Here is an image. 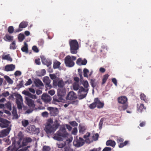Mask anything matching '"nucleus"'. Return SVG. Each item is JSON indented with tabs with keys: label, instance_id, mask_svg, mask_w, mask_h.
I'll list each match as a JSON object with an SVG mask.
<instances>
[{
	"label": "nucleus",
	"instance_id": "obj_1",
	"mask_svg": "<svg viewBox=\"0 0 151 151\" xmlns=\"http://www.w3.org/2000/svg\"><path fill=\"white\" fill-rule=\"evenodd\" d=\"M59 126V124L56 123L53 124V121L51 119H48L45 126V130L48 134L54 133Z\"/></svg>",
	"mask_w": 151,
	"mask_h": 151
},
{
	"label": "nucleus",
	"instance_id": "obj_2",
	"mask_svg": "<svg viewBox=\"0 0 151 151\" xmlns=\"http://www.w3.org/2000/svg\"><path fill=\"white\" fill-rule=\"evenodd\" d=\"M68 135V134L66 132L65 127H61L59 130L54 134L53 138L56 140L61 141L62 140V138H65Z\"/></svg>",
	"mask_w": 151,
	"mask_h": 151
},
{
	"label": "nucleus",
	"instance_id": "obj_3",
	"mask_svg": "<svg viewBox=\"0 0 151 151\" xmlns=\"http://www.w3.org/2000/svg\"><path fill=\"white\" fill-rule=\"evenodd\" d=\"M70 52L72 54H76L79 49L78 42L76 40L70 39L69 42Z\"/></svg>",
	"mask_w": 151,
	"mask_h": 151
},
{
	"label": "nucleus",
	"instance_id": "obj_4",
	"mask_svg": "<svg viewBox=\"0 0 151 151\" xmlns=\"http://www.w3.org/2000/svg\"><path fill=\"white\" fill-rule=\"evenodd\" d=\"M76 58L75 56L70 55L66 56L65 58V63L66 66L71 67L74 66L75 63L73 61L76 60Z\"/></svg>",
	"mask_w": 151,
	"mask_h": 151
},
{
	"label": "nucleus",
	"instance_id": "obj_5",
	"mask_svg": "<svg viewBox=\"0 0 151 151\" xmlns=\"http://www.w3.org/2000/svg\"><path fill=\"white\" fill-rule=\"evenodd\" d=\"M15 96L16 97V103L18 109H22V104L23 102L22 96L20 94L18 93L16 94Z\"/></svg>",
	"mask_w": 151,
	"mask_h": 151
},
{
	"label": "nucleus",
	"instance_id": "obj_6",
	"mask_svg": "<svg viewBox=\"0 0 151 151\" xmlns=\"http://www.w3.org/2000/svg\"><path fill=\"white\" fill-rule=\"evenodd\" d=\"M84 143V139L81 137H79V139L76 138L74 140L73 142V144L74 145L77 147L83 146Z\"/></svg>",
	"mask_w": 151,
	"mask_h": 151
},
{
	"label": "nucleus",
	"instance_id": "obj_7",
	"mask_svg": "<svg viewBox=\"0 0 151 151\" xmlns=\"http://www.w3.org/2000/svg\"><path fill=\"white\" fill-rule=\"evenodd\" d=\"M25 99L26 104L31 109H34L35 106L34 101L27 97H25Z\"/></svg>",
	"mask_w": 151,
	"mask_h": 151
},
{
	"label": "nucleus",
	"instance_id": "obj_8",
	"mask_svg": "<svg viewBox=\"0 0 151 151\" xmlns=\"http://www.w3.org/2000/svg\"><path fill=\"white\" fill-rule=\"evenodd\" d=\"M43 81L45 85V87L47 89H50L52 88V86L50 84L51 81L49 77L47 76L44 77L43 78Z\"/></svg>",
	"mask_w": 151,
	"mask_h": 151
},
{
	"label": "nucleus",
	"instance_id": "obj_9",
	"mask_svg": "<svg viewBox=\"0 0 151 151\" xmlns=\"http://www.w3.org/2000/svg\"><path fill=\"white\" fill-rule=\"evenodd\" d=\"M47 109L50 111L51 116H56L58 113V110L57 108L49 107L47 108Z\"/></svg>",
	"mask_w": 151,
	"mask_h": 151
},
{
	"label": "nucleus",
	"instance_id": "obj_10",
	"mask_svg": "<svg viewBox=\"0 0 151 151\" xmlns=\"http://www.w3.org/2000/svg\"><path fill=\"white\" fill-rule=\"evenodd\" d=\"M77 98L76 94L73 91L69 92L66 97L67 100H75Z\"/></svg>",
	"mask_w": 151,
	"mask_h": 151
},
{
	"label": "nucleus",
	"instance_id": "obj_11",
	"mask_svg": "<svg viewBox=\"0 0 151 151\" xmlns=\"http://www.w3.org/2000/svg\"><path fill=\"white\" fill-rule=\"evenodd\" d=\"M124 141V139L123 138L120 137L118 138L117 139L116 141L117 143L119 144V148H122L124 146H126L128 143L129 141H125L123 143H122Z\"/></svg>",
	"mask_w": 151,
	"mask_h": 151
},
{
	"label": "nucleus",
	"instance_id": "obj_12",
	"mask_svg": "<svg viewBox=\"0 0 151 151\" xmlns=\"http://www.w3.org/2000/svg\"><path fill=\"white\" fill-rule=\"evenodd\" d=\"M28 25V23L27 22L25 21H23L19 25V28L15 30V32H19L22 31V29L26 27Z\"/></svg>",
	"mask_w": 151,
	"mask_h": 151
},
{
	"label": "nucleus",
	"instance_id": "obj_13",
	"mask_svg": "<svg viewBox=\"0 0 151 151\" xmlns=\"http://www.w3.org/2000/svg\"><path fill=\"white\" fill-rule=\"evenodd\" d=\"M11 129L10 127H8L1 131L0 132V137L7 135L9 133Z\"/></svg>",
	"mask_w": 151,
	"mask_h": 151
},
{
	"label": "nucleus",
	"instance_id": "obj_14",
	"mask_svg": "<svg viewBox=\"0 0 151 151\" xmlns=\"http://www.w3.org/2000/svg\"><path fill=\"white\" fill-rule=\"evenodd\" d=\"M42 63L45 65H46L48 67L52 64V62L49 59H46L43 56L41 57Z\"/></svg>",
	"mask_w": 151,
	"mask_h": 151
},
{
	"label": "nucleus",
	"instance_id": "obj_15",
	"mask_svg": "<svg viewBox=\"0 0 151 151\" xmlns=\"http://www.w3.org/2000/svg\"><path fill=\"white\" fill-rule=\"evenodd\" d=\"M10 122L9 121L4 119H1V123L0 124V126L2 128L8 127Z\"/></svg>",
	"mask_w": 151,
	"mask_h": 151
},
{
	"label": "nucleus",
	"instance_id": "obj_16",
	"mask_svg": "<svg viewBox=\"0 0 151 151\" xmlns=\"http://www.w3.org/2000/svg\"><path fill=\"white\" fill-rule=\"evenodd\" d=\"M15 68L14 65L11 64L6 65L4 67V70L6 71H13Z\"/></svg>",
	"mask_w": 151,
	"mask_h": 151
},
{
	"label": "nucleus",
	"instance_id": "obj_17",
	"mask_svg": "<svg viewBox=\"0 0 151 151\" xmlns=\"http://www.w3.org/2000/svg\"><path fill=\"white\" fill-rule=\"evenodd\" d=\"M22 93L25 96L34 99H37V97L35 95L32 94L29 91L26 90H24L22 92Z\"/></svg>",
	"mask_w": 151,
	"mask_h": 151
},
{
	"label": "nucleus",
	"instance_id": "obj_18",
	"mask_svg": "<svg viewBox=\"0 0 151 151\" xmlns=\"http://www.w3.org/2000/svg\"><path fill=\"white\" fill-rule=\"evenodd\" d=\"M32 139L29 137H26L23 140L22 145L23 146H25L27 145L29 143L31 142Z\"/></svg>",
	"mask_w": 151,
	"mask_h": 151
},
{
	"label": "nucleus",
	"instance_id": "obj_19",
	"mask_svg": "<svg viewBox=\"0 0 151 151\" xmlns=\"http://www.w3.org/2000/svg\"><path fill=\"white\" fill-rule=\"evenodd\" d=\"M42 99L45 103L50 102L51 99L50 96L47 94H43L42 96Z\"/></svg>",
	"mask_w": 151,
	"mask_h": 151
},
{
	"label": "nucleus",
	"instance_id": "obj_20",
	"mask_svg": "<svg viewBox=\"0 0 151 151\" xmlns=\"http://www.w3.org/2000/svg\"><path fill=\"white\" fill-rule=\"evenodd\" d=\"M76 63L79 65H85L87 63V60L85 58L82 60L81 58H79L77 60Z\"/></svg>",
	"mask_w": 151,
	"mask_h": 151
},
{
	"label": "nucleus",
	"instance_id": "obj_21",
	"mask_svg": "<svg viewBox=\"0 0 151 151\" xmlns=\"http://www.w3.org/2000/svg\"><path fill=\"white\" fill-rule=\"evenodd\" d=\"M95 100L96 107L99 109L103 108L104 106V104L103 102H101L98 98H95Z\"/></svg>",
	"mask_w": 151,
	"mask_h": 151
},
{
	"label": "nucleus",
	"instance_id": "obj_22",
	"mask_svg": "<svg viewBox=\"0 0 151 151\" xmlns=\"http://www.w3.org/2000/svg\"><path fill=\"white\" fill-rule=\"evenodd\" d=\"M66 93V90L65 88H59L58 89V95L60 96H64Z\"/></svg>",
	"mask_w": 151,
	"mask_h": 151
},
{
	"label": "nucleus",
	"instance_id": "obj_23",
	"mask_svg": "<svg viewBox=\"0 0 151 151\" xmlns=\"http://www.w3.org/2000/svg\"><path fill=\"white\" fill-rule=\"evenodd\" d=\"M128 107V104H120L118 106V109L120 111L125 110Z\"/></svg>",
	"mask_w": 151,
	"mask_h": 151
},
{
	"label": "nucleus",
	"instance_id": "obj_24",
	"mask_svg": "<svg viewBox=\"0 0 151 151\" xmlns=\"http://www.w3.org/2000/svg\"><path fill=\"white\" fill-rule=\"evenodd\" d=\"M127 99L125 96H122L118 98V101L119 104H127Z\"/></svg>",
	"mask_w": 151,
	"mask_h": 151
},
{
	"label": "nucleus",
	"instance_id": "obj_25",
	"mask_svg": "<svg viewBox=\"0 0 151 151\" xmlns=\"http://www.w3.org/2000/svg\"><path fill=\"white\" fill-rule=\"evenodd\" d=\"M137 109L138 111L142 112V111L146 109V107L144 106V104H137Z\"/></svg>",
	"mask_w": 151,
	"mask_h": 151
},
{
	"label": "nucleus",
	"instance_id": "obj_26",
	"mask_svg": "<svg viewBox=\"0 0 151 151\" xmlns=\"http://www.w3.org/2000/svg\"><path fill=\"white\" fill-rule=\"evenodd\" d=\"M90 83L92 87L93 88V92H94V88L97 86L98 82L96 81V79H91L90 80Z\"/></svg>",
	"mask_w": 151,
	"mask_h": 151
},
{
	"label": "nucleus",
	"instance_id": "obj_27",
	"mask_svg": "<svg viewBox=\"0 0 151 151\" xmlns=\"http://www.w3.org/2000/svg\"><path fill=\"white\" fill-rule=\"evenodd\" d=\"M4 39L5 41H12L13 40V36L10 35L8 34H7L5 35Z\"/></svg>",
	"mask_w": 151,
	"mask_h": 151
},
{
	"label": "nucleus",
	"instance_id": "obj_28",
	"mask_svg": "<svg viewBox=\"0 0 151 151\" xmlns=\"http://www.w3.org/2000/svg\"><path fill=\"white\" fill-rule=\"evenodd\" d=\"M116 144L114 140H109L107 141L106 145L107 146H110L114 147Z\"/></svg>",
	"mask_w": 151,
	"mask_h": 151
},
{
	"label": "nucleus",
	"instance_id": "obj_29",
	"mask_svg": "<svg viewBox=\"0 0 151 151\" xmlns=\"http://www.w3.org/2000/svg\"><path fill=\"white\" fill-rule=\"evenodd\" d=\"M2 60H6L10 62H12V59L10 56V55L9 54L6 55H2Z\"/></svg>",
	"mask_w": 151,
	"mask_h": 151
},
{
	"label": "nucleus",
	"instance_id": "obj_30",
	"mask_svg": "<svg viewBox=\"0 0 151 151\" xmlns=\"http://www.w3.org/2000/svg\"><path fill=\"white\" fill-rule=\"evenodd\" d=\"M34 82L35 86H43L42 83L39 79H35Z\"/></svg>",
	"mask_w": 151,
	"mask_h": 151
},
{
	"label": "nucleus",
	"instance_id": "obj_31",
	"mask_svg": "<svg viewBox=\"0 0 151 151\" xmlns=\"http://www.w3.org/2000/svg\"><path fill=\"white\" fill-rule=\"evenodd\" d=\"M86 128L85 126L79 125V133L82 134H83Z\"/></svg>",
	"mask_w": 151,
	"mask_h": 151
},
{
	"label": "nucleus",
	"instance_id": "obj_32",
	"mask_svg": "<svg viewBox=\"0 0 151 151\" xmlns=\"http://www.w3.org/2000/svg\"><path fill=\"white\" fill-rule=\"evenodd\" d=\"M109 76V75L108 74H106L103 76L101 83V85H104L106 83Z\"/></svg>",
	"mask_w": 151,
	"mask_h": 151
},
{
	"label": "nucleus",
	"instance_id": "obj_33",
	"mask_svg": "<svg viewBox=\"0 0 151 151\" xmlns=\"http://www.w3.org/2000/svg\"><path fill=\"white\" fill-rule=\"evenodd\" d=\"M18 136L19 139V142H18V144H19L21 141L23 139L24 137V135L21 131H20L18 134Z\"/></svg>",
	"mask_w": 151,
	"mask_h": 151
},
{
	"label": "nucleus",
	"instance_id": "obj_34",
	"mask_svg": "<svg viewBox=\"0 0 151 151\" xmlns=\"http://www.w3.org/2000/svg\"><path fill=\"white\" fill-rule=\"evenodd\" d=\"M21 50L23 52H25L26 53H28V46L26 42L24 43V46L22 48Z\"/></svg>",
	"mask_w": 151,
	"mask_h": 151
},
{
	"label": "nucleus",
	"instance_id": "obj_35",
	"mask_svg": "<svg viewBox=\"0 0 151 151\" xmlns=\"http://www.w3.org/2000/svg\"><path fill=\"white\" fill-rule=\"evenodd\" d=\"M88 91V89H85L83 87L81 86L80 88L79 89L78 92L80 93H81L83 92H84L85 93H87Z\"/></svg>",
	"mask_w": 151,
	"mask_h": 151
},
{
	"label": "nucleus",
	"instance_id": "obj_36",
	"mask_svg": "<svg viewBox=\"0 0 151 151\" xmlns=\"http://www.w3.org/2000/svg\"><path fill=\"white\" fill-rule=\"evenodd\" d=\"M57 85L58 87L60 88H63L64 85V84L63 81L62 80H59L58 82Z\"/></svg>",
	"mask_w": 151,
	"mask_h": 151
},
{
	"label": "nucleus",
	"instance_id": "obj_37",
	"mask_svg": "<svg viewBox=\"0 0 151 151\" xmlns=\"http://www.w3.org/2000/svg\"><path fill=\"white\" fill-rule=\"evenodd\" d=\"M60 64V63L58 61H57L55 62H54L53 63V68L54 69H56L58 68Z\"/></svg>",
	"mask_w": 151,
	"mask_h": 151
},
{
	"label": "nucleus",
	"instance_id": "obj_38",
	"mask_svg": "<svg viewBox=\"0 0 151 151\" xmlns=\"http://www.w3.org/2000/svg\"><path fill=\"white\" fill-rule=\"evenodd\" d=\"M140 99L143 100L145 102H148V100L146 98V96L144 93H142L140 95Z\"/></svg>",
	"mask_w": 151,
	"mask_h": 151
},
{
	"label": "nucleus",
	"instance_id": "obj_39",
	"mask_svg": "<svg viewBox=\"0 0 151 151\" xmlns=\"http://www.w3.org/2000/svg\"><path fill=\"white\" fill-rule=\"evenodd\" d=\"M22 125L24 127H26L29 124L28 121L27 120H24L22 121Z\"/></svg>",
	"mask_w": 151,
	"mask_h": 151
},
{
	"label": "nucleus",
	"instance_id": "obj_40",
	"mask_svg": "<svg viewBox=\"0 0 151 151\" xmlns=\"http://www.w3.org/2000/svg\"><path fill=\"white\" fill-rule=\"evenodd\" d=\"M82 85L85 89H88V83L87 81H83L82 82Z\"/></svg>",
	"mask_w": 151,
	"mask_h": 151
},
{
	"label": "nucleus",
	"instance_id": "obj_41",
	"mask_svg": "<svg viewBox=\"0 0 151 151\" xmlns=\"http://www.w3.org/2000/svg\"><path fill=\"white\" fill-rule=\"evenodd\" d=\"M96 103L95 102V99L94 100V102L91 104L89 105L88 107L91 109H93L95 108L96 106Z\"/></svg>",
	"mask_w": 151,
	"mask_h": 151
},
{
	"label": "nucleus",
	"instance_id": "obj_42",
	"mask_svg": "<svg viewBox=\"0 0 151 151\" xmlns=\"http://www.w3.org/2000/svg\"><path fill=\"white\" fill-rule=\"evenodd\" d=\"M4 77L7 82L9 83L12 84L13 83V80L9 76H6Z\"/></svg>",
	"mask_w": 151,
	"mask_h": 151
},
{
	"label": "nucleus",
	"instance_id": "obj_43",
	"mask_svg": "<svg viewBox=\"0 0 151 151\" xmlns=\"http://www.w3.org/2000/svg\"><path fill=\"white\" fill-rule=\"evenodd\" d=\"M46 71L45 69L42 70L40 72L38 73V76H42L45 75Z\"/></svg>",
	"mask_w": 151,
	"mask_h": 151
},
{
	"label": "nucleus",
	"instance_id": "obj_44",
	"mask_svg": "<svg viewBox=\"0 0 151 151\" xmlns=\"http://www.w3.org/2000/svg\"><path fill=\"white\" fill-rule=\"evenodd\" d=\"M24 38V36L23 34H20L18 36V39L20 42H22Z\"/></svg>",
	"mask_w": 151,
	"mask_h": 151
},
{
	"label": "nucleus",
	"instance_id": "obj_45",
	"mask_svg": "<svg viewBox=\"0 0 151 151\" xmlns=\"http://www.w3.org/2000/svg\"><path fill=\"white\" fill-rule=\"evenodd\" d=\"M51 148L50 147L44 145L43 147L42 150L43 151H50Z\"/></svg>",
	"mask_w": 151,
	"mask_h": 151
},
{
	"label": "nucleus",
	"instance_id": "obj_46",
	"mask_svg": "<svg viewBox=\"0 0 151 151\" xmlns=\"http://www.w3.org/2000/svg\"><path fill=\"white\" fill-rule=\"evenodd\" d=\"M10 48L11 49L14 50L16 48L15 42L13 41L10 45Z\"/></svg>",
	"mask_w": 151,
	"mask_h": 151
},
{
	"label": "nucleus",
	"instance_id": "obj_47",
	"mask_svg": "<svg viewBox=\"0 0 151 151\" xmlns=\"http://www.w3.org/2000/svg\"><path fill=\"white\" fill-rule=\"evenodd\" d=\"M14 31V29L13 26H10L8 27V32L10 34H12L13 32Z\"/></svg>",
	"mask_w": 151,
	"mask_h": 151
},
{
	"label": "nucleus",
	"instance_id": "obj_48",
	"mask_svg": "<svg viewBox=\"0 0 151 151\" xmlns=\"http://www.w3.org/2000/svg\"><path fill=\"white\" fill-rule=\"evenodd\" d=\"M73 89L75 91H77L79 89V85L78 83H74L73 86Z\"/></svg>",
	"mask_w": 151,
	"mask_h": 151
},
{
	"label": "nucleus",
	"instance_id": "obj_49",
	"mask_svg": "<svg viewBox=\"0 0 151 151\" xmlns=\"http://www.w3.org/2000/svg\"><path fill=\"white\" fill-rule=\"evenodd\" d=\"M89 72V70L86 68H84L83 69V76L84 77H88L87 73Z\"/></svg>",
	"mask_w": 151,
	"mask_h": 151
},
{
	"label": "nucleus",
	"instance_id": "obj_50",
	"mask_svg": "<svg viewBox=\"0 0 151 151\" xmlns=\"http://www.w3.org/2000/svg\"><path fill=\"white\" fill-rule=\"evenodd\" d=\"M104 118H102L99 122V129H101L102 128V126L103 123V121H104Z\"/></svg>",
	"mask_w": 151,
	"mask_h": 151
},
{
	"label": "nucleus",
	"instance_id": "obj_51",
	"mask_svg": "<svg viewBox=\"0 0 151 151\" xmlns=\"http://www.w3.org/2000/svg\"><path fill=\"white\" fill-rule=\"evenodd\" d=\"M99 135L98 133H96L92 137V138L94 141H96L98 139Z\"/></svg>",
	"mask_w": 151,
	"mask_h": 151
},
{
	"label": "nucleus",
	"instance_id": "obj_52",
	"mask_svg": "<svg viewBox=\"0 0 151 151\" xmlns=\"http://www.w3.org/2000/svg\"><path fill=\"white\" fill-rule=\"evenodd\" d=\"M87 93H85L84 94H81L79 96L78 99H82L85 98L87 94Z\"/></svg>",
	"mask_w": 151,
	"mask_h": 151
},
{
	"label": "nucleus",
	"instance_id": "obj_53",
	"mask_svg": "<svg viewBox=\"0 0 151 151\" xmlns=\"http://www.w3.org/2000/svg\"><path fill=\"white\" fill-rule=\"evenodd\" d=\"M6 151H16V150L14 147L11 146H9L7 148Z\"/></svg>",
	"mask_w": 151,
	"mask_h": 151
},
{
	"label": "nucleus",
	"instance_id": "obj_54",
	"mask_svg": "<svg viewBox=\"0 0 151 151\" xmlns=\"http://www.w3.org/2000/svg\"><path fill=\"white\" fill-rule=\"evenodd\" d=\"M6 107L7 109L11 111L12 110L11 104L10 103H8L6 104Z\"/></svg>",
	"mask_w": 151,
	"mask_h": 151
},
{
	"label": "nucleus",
	"instance_id": "obj_55",
	"mask_svg": "<svg viewBox=\"0 0 151 151\" xmlns=\"http://www.w3.org/2000/svg\"><path fill=\"white\" fill-rule=\"evenodd\" d=\"M69 123L73 127H75L78 126V123L75 121L70 122Z\"/></svg>",
	"mask_w": 151,
	"mask_h": 151
},
{
	"label": "nucleus",
	"instance_id": "obj_56",
	"mask_svg": "<svg viewBox=\"0 0 151 151\" xmlns=\"http://www.w3.org/2000/svg\"><path fill=\"white\" fill-rule=\"evenodd\" d=\"M78 130L76 127H74L72 132V134L74 135H76L77 133Z\"/></svg>",
	"mask_w": 151,
	"mask_h": 151
},
{
	"label": "nucleus",
	"instance_id": "obj_57",
	"mask_svg": "<svg viewBox=\"0 0 151 151\" xmlns=\"http://www.w3.org/2000/svg\"><path fill=\"white\" fill-rule=\"evenodd\" d=\"M19 84L17 85L18 86L19 88L24 87V81L23 80H22L21 81H19Z\"/></svg>",
	"mask_w": 151,
	"mask_h": 151
},
{
	"label": "nucleus",
	"instance_id": "obj_58",
	"mask_svg": "<svg viewBox=\"0 0 151 151\" xmlns=\"http://www.w3.org/2000/svg\"><path fill=\"white\" fill-rule=\"evenodd\" d=\"M32 83V81L31 79H28V81L26 83L24 84L26 86H27L31 85Z\"/></svg>",
	"mask_w": 151,
	"mask_h": 151
},
{
	"label": "nucleus",
	"instance_id": "obj_59",
	"mask_svg": "<svg viewBox=\"0 0 151 151\" xmlns=\"http://www.w3.org/2000/svg\"><path fill=\"white\" fill-rule=\"evenodd\" d=\"M49 76L52 80L55 79L57 78L55 74H50L49 75Z\"/></svg>",
	"mask_w": 151,
	"mask_h": 151
},
{
	"label": "nucleus",
	"instance_id": "obj_60",
	"mask_svg": "<svg viewBox=\"0 0 151 151\" xmlns=\"http://www.w3.org/2000/svg\"><path fill=\"white\" fill-rule=\"evenodd\" d=\"M32 50L35 52H38L39 50L37 47L36 46H34L32 47Z\"/></svg>",
	"mask_w": 151,
	"mask_h": 151
},
{
	"label": "nucleus",
	"instance_id": "obj_61",
	"mask_svg": "<svg viewBox=\"0 0 151 151\" xmlns=\"http://www.w3.org/2000/svg\"><path fill=\"white\" fill-rule=\"evenodd\" d=\"M22 74L21 72L19 70H17L14 73V75L15 76H20Z\"/></svg>",
	"mask_w": 151,
	"mask_h": 151
},
{
	"label": "nucleus",
	"instance_id": "obj_62",
	"mask_svg": "<svg viewBox=\"0 0 151 151\" xmlns=\"http://www.w3.org/2000/svg\"><path fill=\"white\" fill-rule=\"evenodd\" d=\"M12 113L15 116L17 115V113L16 108L14 107L13 108V109L12 111Z\"/></svg>",
	"mask_w": 151,
	"mask_h": 151
},
{
	"label": "nucleus",
	"instance_id": "obj_63",
	"mask_svg": "<svg viewBox=\"0 0 151 151\" xmlns=\"http://www.w3.org/2000/svg\"><path fill=\"white\" fill-rule=\"evenodd\" d=\"M101 148L99 147L98 148H94L90 150L89 151H101Z\"/></svg>",
	"mask_w": 151,
	"mask_h": 151
},
{
	"label": "nucleus",
	"instance_id": "obj_64",
	"mask_svg": "<svg viewBox=\"0 0 151 151\" xmlns=\"http://www.w3.org/2000/svg\"><path fill=\"white\" fill-rule=\"evenodd\" d=\"M64 151H73V149L69 147H66L65 148Z\"/></svg>",
	"mask_w": 151,
	"mask_h": 151
}]
</instances>
